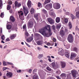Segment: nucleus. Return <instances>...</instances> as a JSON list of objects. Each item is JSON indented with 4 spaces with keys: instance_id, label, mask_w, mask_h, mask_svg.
<instances>
[{
    "instance_id": "f257e3e1",
    "label": "nucleus",
    "mask_w": 79,
    "mask_h": 79,
    "mask_svg": "<svg viewBox=\"0 0 79 79\" xmlns=\"http://www.w3.org/2000/svg\"><path fill=\"white\" fill-rule=\"evenodd\" d=\"M51 31V29L49 26L48 27H44L39 30V32L45 37H49V36L52 35V32Z\"/></svg>"
},
{
    "instance_id": "f03ea898",
    "label": "nucleus",
    "mask_w": 79,
    "mask_h": 79,
    "mask_svg": "<svg viewBox=\"0 0 79 79\" xmlns=\"http://www.w3.org/2000/svg\"><path fill=\"white\" fill-rule=\"evenodd\" d=\"M68 40L69 42H70L71 43L73 42V35H72L70 34L69 35Z\"/></svg>"
},
{
    "instance_id": "7ed1b4c3",
    "label": "nucleus",
    "mask_w": 79,
    "mask_h": 79,
    "mask_svg": "<svg viewBox=\"0 0 79 79\" xmlns=\"http://www.w3.org/2000/svg\"><path fill=\"white\" fill-rule=\"evenodd\" d=\"M53 7L55 9H59L60 8V5L59 3H55L53 4Z\"/></svg>"
},
{
    "instance_id": "20e7f679",
    "label": "nucleus",
    "mask_w": 79,
    "mask_h": 79,
    "mask_svg": "<svg viewBox=\"0 0 79 79\" xmlns=\"http://www.w3.org/2000/svg\"><path fill=\"white\" fill-rule=\"evenodd\" d=\"M45 8H46L47 10H50L51 8H52V4H49L45 6Z\"/></svg>"
},
{
    "instance_id": "39448f33",
    "label": "nucleus",
    "mask_w": 79,
    "mask_h": 79,
    "mask_svg": "<svg viewBox=\"0 0 79 79\" xmlns=\"http://www.w3.org/2000/svg\"><path fill=\"white\" fill-rule=\"evenodd\" d=\"M19 15V18L22 20H24V18L22 19L21 18L22 16H23V12L22 11H18Z\"/></svg>"
},
{
    "instance_id": "423d86ee",
    "label": "nucleus",
    "mask_w": 79,
    "mask_h": 79,
    "mask_svg": "<svg viewBox=\"0 0 79 79\" xmlns=\"http://www.w3.org/2000/svg\"><path fill=\"white\" fill-rule=\"evenodd\" d=\"M48 22L50 24H54V22H55V21H54V20L52 19V18H50L48 19Z\"/></svg>"
},
{
    "instance_id": "0eeeda50",
    "label": "nucleus",
    "mask_w": 79,
    "mask_h": 79,
    "mask_svg": "<svg viewBox=\"0 0 79 79\" xmlns=\"http://www.w3.org/2000/svg\"><path fill=\"white\" fill-rule=\"evenodd\" d=\"M33 26V22L32 21L29 22L28 23V27H32Z\"/></svg>"
},
{
    "instance_id": "6e6552de",
    "label": "nucleus",
    "mask_w": 79,
    "mask_h": 79,
    "mask_svg": "<svg viewBox=\"0 0 79 79\" xmlns=\"http://www.w3.org/2000/svg\"><path fill=\"white\" fill-rule=\"evenodd\" d=\"M6 76L7 77L10 78V77H11L12 76H13V73L10 72H9L7 73Z\"/></svg>"
},
{
    "instance_id": "1a4fd4ad",
    "label": "nucleus",
    "mask_w": 79,
    "mask_h": 79,
    "mask_svg": "<svg viewBox=\"0 0 79 79\" xmlns=\"http://www.w3.org/2000/svg\"><path fill=\"white\" fill-rule=\"evenodd\" d=\"M72 74L73 76V77H76V71L74 70H72L71 71Z\"/></svg>"
},
{
    "instance_id": "9d476101",
    "label": "nucleus",
    "mask_w": 79,
    "mask_h": 79,
    "mask_svg": "<svg viewBox=\"0 0 79 79\" xmlns=\"http://www.w3.org/2000/svg\"><path fill=\"white\" fill-rule=\"evenodd\" d=\"M23 11H24V13L25 15L27 16V13H29V12H28V11L27 10V9H26L25 7H23Z\"/></svg>"
},
{
    "instance_id": "9b49d317",
    "label": "nucleus",
    "mask_w": 79,
    "mask_h": 79,
    "mask_svg": "<svg viewBox=\"0 0 79 79\" xmlns=\"http://www.w3.org/2000/svg\"><path fill=\"white\" fill-rule=\"evenodd\" d=\"M61 64L62 68H65V66H66V63L63 62H61Z\"/></svg>"
},
{
    "instance_id": "f8f14e48",
    "label": "nucleus",
    "mask_w": 79,
    "mask_h": 79,
    "mask_svg": "<svg viewBox=\"0 0 79 79\" xmlns=\"http://www.w3.org/2000/svg\"><path fill=\"white\" fill-rule=\"evenodd\" d=\"M32 40H33V37H30L28 38V39L27 40V41L28 42H31Z\"/></svg>"
},
{
    "instance_id": "ddd939ff",
    "label": "nucleus",
    "mask_w": 79,
    "mask_h": 79,
    "mask_svg": "<svg viewBox=\"0 0 79 79\" xmlns=\"http://www.w3.org/2000/svg\"><path fill=\"white\" fill-rule=\"evenodd\" d=\"M10 20L12 22H15V19L14 17L11 16H10Z\"/></svg>"
},
{
    "instance_id": "4468645a",
    "label": "nucleus",
    "mask_w": 79,
    "mask_h": 79,
    "mask_svg": "<svg viewBox=\"0 0 79 79\" xmlns=\"http://www.w3.org/2000/svg\"><path fill=\"white\" fill-rule=\"evenodd\" d=\"M36 43L38 45H40L42 44V43H43V41H37L36 42Z\"/></svg>"
},
{
    "instance_id": "2eb2a0df",
    "label": "nucleus",
    "mask_w": 79,
    "mask_h": 79,
    "mask_svg": "<svg viewBox=\"0 0 79 79\" xmlns=\"http://www.w3.org/2000/svg\"><path fill=\"white\" fill-rule=\"evenodd\" d=\"M76 54L75 53H72L71 55L70 58L71 59H72L73 58L76 57Z\"/></svg>"
},
{
    "instance_id": "dca6fc26",
    "label": "nucleus",
    "mask_w": 79,
    "mask_h": 79,
    "mask_svg": "<svg viewBox=\"0 0 79 79\" xmlns=\"http://www.w3.org/2000/svg\"><path fill=\"white\" fill-rule=\"evenodd\" d=\"M65 55L68 58H69V53H68L67 52H66L65 53Z\"/></svg>"
},
{
    "instance_id": "f3484780",
    "label": "nucleus",
    "mask_w": 79,
    "mask_h": 79,
    "mask_svg": "<svg viewBox=\"0 0 79 79\" xmlns=\"http://www.w3.org/2000/svg\"><path fill=\"white\" fill-rule=\"evenodd\" d=\"M52 28L54 32H56V29L55 28V26L54 25H53L52 26Z\"/></svg>"
},
{
    "instance_id": "a211bd4d",
    "label": "nucleus",
    "mask_w": 79,
    "mask_h": 79,
    "mask_svg": "<svg viewBox=\"0 0 79 79\" xmlns=\"http://www.w3.org/2000/svg\"><path fill=\"white\" fill-rule=\"evenodd\" d=\"M50 0H45L44 2V4L46 5L47 3H50Z\"/></svg>"
},
{
    "instance_id": "6ab92c4d",
    "label": "nucleus",
    "mask_w": 79,
    "mask_h": 79,
    "mask_svg": "<svg viewBox=\"0 0 79 79\" xmlns=\"http://www.w3.org/2000/svg\"><path fill=\"white\" fill-rule=\"evenodd\" d=\"M31 2L30 1H28L27 3L28 6V7H31Z\"/></svg>"
},
{
    "instance_id": "aec40b11",
    "label": "nucleus",
    "mask_w": 79,
    "mask_h": 79,
    "mask_svg": "<svg viewBox=\"0 0 79 79\" xmlns=\"http://www.w3.org/2000/svg\"><path fill=\"white\" fill-rule=\"evenodd\" d=\"M76 17L77 18H79V11H77L76 13Z\"/></svg>"
},
{
    "instance_id": "412c9836",
    "label": "nucleus",
    "mask_w": 79,
    "mask_h": 79,
    "mask_svg": "<svg viewBox=\"0 0 79 79\" xmlns=\"http://www.w3.org/2000/svg\"><path fill=\"white\" fill-rule=\"evenodd\" d=\"M56 23H59L60 21V19L59 17H57L56 19Z\"/></svg>"
},
{
    "instance_id": "4be33fe9",
    "label": "nucleus",
    "mask_w": 79,
    "mask_h": 79,
    "mask_svg": "<svg viewBox=\"0 0 79 79\" xmlns=\"http://www.w3.org/2000/svg\"><path fill=\"white\" fill-rule=\"evenodd\" d=\"M6 27L7 29H11V25H7Z\"/></svg>"
},
{
    "instance_id": "5701e85b",
    "label": "nucleus",
    "mask_w": 79,
    "mask_h": 79,
    "mask_svg": "<svg viewBox=\"0 0 79 79\" xmlns=\"http://www.w3.org/2000/svg\"><path fill=\"white\" fill-rule=\"evenodd\" d=\"M60 33L61 35H64V31L63 30H61L60 31Z\"/></svg>"
},
{
    "instance_id": "b1692460",
    "label": "nucleus",
    "mask_w": 79,
    "mask_h": 79,
    "mask_svg": "<svg viewBox=\"0 0 79 79\" xmlns=\"http://www.w3.org/2000/svg\"><path fill=\"white\" fill-rule=\"evenodd\" d=\"M58 53L59 54V55H61V56H63V55H64V53L63 51H60Z\"/></svg>"
},
{
    "instance_id": "393cba45",
    "label": "nucleus",
    "mask_w": 79,
    "mask_h": 79,
    "mask_svg": "<svg viewBox=\"0 0 79 79\" xmlns=\"http://www.w3.org/2000/svg\"><path fill=\"white\" fill-rule=\"evenodd\" d=\"M15 35H13L10 36V39L11 40H13V39H15Z\"/></svg>"
},
{
    "instance_id": "a878e982",
    "label": "nucleus",
    "mask_w": 79,
    "mask_h": 79,
    "mask_svg": "<svg viewBox=\"0 0 79 79\" xmlns=\"http://www.w3.org/2000/svg\"><path fill=\"white\" fill-rule=\"evenodd\" d=\"M69 26L70 29H71V28H72V24H71V22H69Z\"/></svg>"
},
{
    "instance_id": "bb28decb",
    "label": "nucleus",
    "mask_w": 79,
    "mask_h": 79,
    "mask_svg": "<svg viewBox=\"0 0 79 79\" xmlns=\"http://www.w3.org/2000/svg\"><path fill=\"white\" fill-rule=\"evenodd\" d=\"M51 15L52 16H54V17H55V16H56V15H55V13H54L53 12H51Z\"/></svg>"
},
{
    "instance_id": "cd10ccee",
    "label": "nucleus",
    "mask_w": 79,
    "mask_h": 79,
    "mask_svg": "<svg viewBox=\"0 0 79 79\" xmlns=\"http://www.w3.org/2000/svg\"><path fill=\"white\" fill-rule=\"evenodd\" d=\"M10 8H11V6L10 5H8L7 7V10H9L10 9Z\"/></svg>"
},
{
    "instance_id": "c85d7f7f",
    "label": "nucleus",
    "mask_w": 79,
    "mask_h": 79,
    "mask_svg": "<svg viewBox=\"0 0 79 79\" xmlns=\"http://www.w3.org/2000/svg\"><path fill=\"white\" fill-rule=\"evenodd\" d=\"M61 27V25H57L56 26V28L57 29H59Z\"/></svg>"
},
{
    "instance_id": "c756f323",
    "label": "nucleus",
    "mask_w": 79,
    "mask_h": 79,
    "mask_svg": "<svg viewBox=\"0 0 79 79\" xmlns=\"http://www.w3.org/2000/svg\"><path fill=\"white\" fill-rule=\"evenodd\" d=\"M66 73H62L61 75L60 76L61 77H64V76L66 77Z\"/></svg>"
},
{
    "instance_id": "7c9ffc66",
    "label": "nucleus",
    "mask_w": 79,
    "mask_h": 79,
    "mask_svg": "<svg viewBox=\"0 0 79 79\" xmlns=\"http://www.w3.org/2000/svg\"><path fill=\"white\" fill-rule=\"evenodd\" d=\"M71 17L72 18V19H74L75 18V16H74V15H73V14H71Z\"/></svg>"
},
{
    "instance_id": "2f4dec72",
    "label": "nucleus",
    "mask_w": 79,
    "mask_h": 79,
    "mask_svg": "<svg viewBox=\"0 0 79 79\" xmlns=\"http://www.w3.org/2000/svg\"><path fill=\"white\" fill-rule=\"evenodd\" d=\"M2 5L3 4L2 3V1L0 0V8H2Z\"/></svg>"
},
{
    "instance_id": "473e14b6",
    "label": "nucleus",
    "mask_w": 79,
    "mask_h": 79,
    "mask_svg": "<svg viewBox=\"0 0 79 79\" xmlns=\"http://www.w3.org/2000/svg\"><path fill=\"white\" fill-rule=\"evenodd\" d=\"M5 35H2L1 36V39L2 40H5Z\"/></svg>"
},
{
    "instance_id": "72a5a7b5",
    "label": "nucleus",
    "mask_w": 79,
    "mask_h": 79,
    "mask_svg": "<svg viewBox=\"0 0 79 79\" xmlns=\"http://www.w3.org/2000/svg\"><path fill=\"white\" fill-rule=\"evenodd\" d=\"M46 69L47 70H48V71H50L51 70V69L48 66L46 68Z\"/></svg>"
},
{
    "instance_id": "f704fd0d",
    "label": "nucleus",
    "mask_w": 79,
    "mask_h": 79,
    "mask_svg": "<svg viewBox=\"0 0 79 79\" xmlns=\"http://www.w3.org/2000/svg\"><path fill=\"white\" fill-rule=\"evenodd\" d=\"M33 79H38V77L37 76L35 75L33 77Z\"/></svg>"
},
{
    "instance_id": "c9c22d12",
    "label": "nucleus",
    "mask_w": 79,
    "mask_h": 79,
    "mask_svg": "<svg viewBox=\"0 0 79 79\" xmlns=\"http://www.w3.org/2000/svg\"><path fill=\"white\" fill-rule=\"evenodd\" d=\"M38 16H39V15L38 14H35L34 15V16L35 18H37V19H38L37 18V17H38Z\"/></svg>"
},
{
    "instance_id": "e433bc0d",
    "label": "nucleus",
    "mask_w": 79,
    "mask_h": 79,
    "mask_svg": "<svg viewBox=\"0 0 79 79\" xmlns=\"http://www.w3.org/2000/svg\"><path fill=\"white\" fill-rule=\"evenodd\" d=\"M34 9H32L31 10V14H32V13H34Z\"/></svg>"
},
{
    "instance_id": "4c0bfd02",
    "label": "nucleus",
    "mask_w": 79,
    "mask_h": 79,
    "mask_svg": "<svg viewBox=\"0 0 79 79\" xmlns=\"http://www.w3.org/2000/svg\"><path fill=\"white\" fill-rule=\"evenodd\" d=\"M15 7H16L18 5V2L16 1L15 3Z\"/></svg>"
},
{
    "instance_id": "58836bf2",
    "label": "nucleus",
    "mask_w": 79,
    "mask_h": 79,
    "mask_svg": "<svg viewBox=\"0 0 79 79\" xmlns=\"http://www.w3.org/2000/svg\"><path fill=\"white\" fill-rule=\"evenodd\" d=\"M52 66L53 68H54L55 66V63L53 62L52 63Z\"/></svg>"
},
{
    "instance_id": "ea45409f",
    "label": "nucleus",
    "mask_w": 79,
    "mask_h": 79,
    "mask_svg": "<svg viewBox=\"0 0 79 79\" xmlns=\"http://www.w3.org/2000/svg\"><path fill=\"white\" fill-rule=\"evenodd\" d=\"M35 35L36 37H40V34H38V33H35Z\"/></svg>"
},
{
    "instance_id": "a19ab883",
    "label": "nucleus",
    "mask_w": 79,
    "mask_h": 79,
    "mask_svg": "<svg viewBox=\"0 0 79 79\" xmlns=\"http://www.w3.org/2000/svg\"><path fill=\"white\" fill-rule=\"evenodd\" d=\"M73 50L75 51V52H77L78 51V49L76 48H74L73 49Z\"/></svg>"
},
{
    "instance_id": "79ce46f5",
    "label": "nucleus",
    "mask_w": 79,
    "mask_h": 79,
    "mask_svg": "<svg viewBox=\"0 0 79 79\" xmlns=\"http://www.w3.org/2000/svg\"><path fill=\"white\" fill-rule=\"evenodd\" d=\"M25 34V35H26L27 37H28L29 36V34L28 33H27V32H26Z\"/></svg>"
},
{
    "instance_id": "37998d69",
    "label": "nucleus",
    "mask_w": 79,
    "mask_h": 79,
    "mask_svg": "<svg viewBox=\"0 0 79 79\" xmlns=\"http://www.w3.org/2000/svg\"><path fill=\"white\" fill-rule=\"evenodd\" d=\"M3 66H6V65H7L6 64V62L5 61H3Z\"/></svg>"
},
{
    "instance_id": "c03bdc74",
    "label": "nucleus",
    "mask_w": 79,
    "mask_h": 79,
    "mask_svg": "<svg viewBox=\"0 0 79 79\" xmlns=\"http://www.w3.org/2000/svg\"><path fill=\"white\" fill-rule=\"evenodd\" d=\"M42 56H43V55L42 54L40 55L38 57V58H42Z\"/></svg>"
},
{
    "instance_id": "a18cd8bd",
    "label": "nucleus",
    "mask_w": 79,
    "mask_h": 79,
    "mask_svg": "<svg viewBox=\"0 0 79 79\" xmlns=\"http://www.w3.org/2000/svg\"><path fill=\"white\" fill-rule=\"evenodd\" d=\"M64 21H65V23H68V19H64Z\"/></svg>"
},
{
    "instance_id": "49530a36",
    "label": "nucleus",
    "mask_w": 79,
    "mask_h": 79,
    "mask_svg": "<svg viewBox=\"0 0 79 79\" xmlns=\"http://www.w3.org/2000/svg\"><path fill=\"white\" fill-rule=\"evenodd\" d=\"M0 17L1 18H3V13H2L1 14Z\"/></svg>"
},
{
    "instance_id": "de8ad7c7",
    "label": "nucleus",
    "mask_w": 79,
    "mask_h": 79,
    "mask_svg": "<svg viewBox=\"0 0 79 79\" xmlns=\"http://www.w3.org/2000/svg\"><path fill=\"white\" fill-rule=\"evenodd\" d=\"M26 25H25L23 26V29H26Z\"/></svg>"
},
{
    "instance_id": "09e8293b",
    "label": "nucleus",
    "mask_w": 79,
    "mask_h": 79,
    "mask_svg": "<svg viewBox=\"0 0 79 79\" xmlns=\"http://www.w3.org/2000/svg\"><path fill=\"white\" fill-rule=\"evenodd\" d=\"M38 6L39 7H40L41 6V4L40 2H39L38 3Z\"/></svg>"
},
{
    "instance_id": "8fccbe9b",
    "label": "nucleus",
    "mask_w": 79,
    "mask_h": 79,
    "mask_svg": "<svg viewBox=\"0 0 79 79\" xmlns=\"http://www.w3.org/2000/svg\"><path fill=\"white\" fill-rule=\"evenodd\" d=\"M8 69V68L6 67H4L3 68V71H5V70H6V69Z\"/></svg>"
},
{
    "instance_id": "3c124183",
    "label": "nucleus",
    "mask_w": 79,
    "mask_h": 79,
    "mask_svg": "<svg viewBox=\"0 0 79 79\" xmlns=\"http://www.w3.org/2000/svg\"><path fill=\"white\" fill-rule=\"evenodd\" d=\"M67 79H71V77H70V76H68L67 77Z\"/></svg>"
},
{
    "instance_id": "603ef678",
    "label": "nucleus",
    "mask_w": 79,
    "mask_h": 79,
    "mask_svg": "<svg viewBox=\"0 0 79 79\" xmlns=\"http://www.w3.org/2000/svg\"><path fill=\"white\" fill-rule=\"evenodd\" d=\"M21 4H17V7H19V6H21Z\"/></svg>"
},
{
    "instance_id": "864d4df0",
    "label": "nucleus",
    "mask_w": 79,
    "mask_h": 79,
    "mask_svg": "<svg viewBox=\"0 0 79 79\" xmlns=\"http://www.w3.org/2000/svg\"><path fill=\"white\" fill-rule=\"evenodd\" d=\"M56 39H55V38H53V42H56Z\"/></svg>"
},
{
    "instance_id": "5fc2aeb1",
    "label": "nucleus",
    "mask_w": 79,
    "mask_h": 79,
    "mask_svg": "<svg viewBox=\"0 0 79 79\" xmlns=\"http://www.w3.org/2000/svg\"><path fill=\"white\" fill-rule=\"evenodd\" d=\"M42 11H43V12L44 13H47V11H46V10H43Z\"/></svg>"
},
{
    "instance_id": "6e6d98bb",
    "label": "nucleus",
    "mask_w": 79,
    "mask_h": 79,
    "mask_svg": "<svg viewBox=\"0 0 79 79\" xmlns=\"http://www.w3.org/2000/svg\"><path fill=\"white\" fill-rule=\"evenodd\" d=\"M31 72H32V70L31 69H30L29 70V73H31Z\"/></svg>"
},
{
    "instance_id": "4d7b16f0",
    "label": "nucleus",
    "mask_w": 79,
    "mask_h": 79,
    "mask_svg": "<svg viewBox=\"0 0 79 79\" xmlns=\"http://www.w3.org/2000/svg\"><path fill=\"white\" fill-rule=\"evenodd\" d=\"M36 71H37V69H35L33 71V73H35V72H36Z\"/></svg>"
},
{
    "instance_id": "13d9d810",
    "label": "nucleus",
    "mask_w": 79,
    "mask_h": 79,
    "mask_svg": "<svg viewBox=\"0 0 79 79\" xmlns=\"http://www.w3.org/2000/svg\"><path fill=\"white\" fill-rule=\"evenodd\" d=\"M26 44H27V46H28L29 47H30L31 46H30V45H29V44H27V43H26V42H25Z\"/></svg>"
},
{
    "instance_id": "bf43d9fd",
    "label": "nucleus",
    "mask_w": 79,
    "mask_h": 79,
    "mask_svg": "<svg viewBox=\"0 0 79 79\" xmlns=\"http://www.w3.org/2000/svg\"><path fill=\"white\" fill-rule=\"evenodd\" d=\"M17 73H21V70H19L18 71H17Z\"/></svg>"
},
{
    "instance_id": "052dcab7",
    "label": "nucleus",
    "mask_w": 79,
    "mask_h": 79,
    "mask_svg": "<svg viewBox=\"0 0 79 79\" xmlns=\"http://www.w3.org/2000/svg\"><path fill=\"white\" fill-rule=\"evenodd\" d=\"M56 78H57V79H61V78H60V77H59V76H56Z\"/></svg>"
},
{
    "instance_id": "680f3d73",
    "label": "nucleus",
    "mask_w": 79,
    "mask_h": 79,
    "mask_svg": "<svg viewBox=\"0 0 79 79\" xmlns=\"http://www.w3.org/2000/svg\"><path fill=\"white\" fill-rule=\"evenodd\" d=\"M6 40V41H10V39L9 38H7Z\"/></svg>"
},
{
    "instance_id": "e2e57ef3",
    "label": "nucleus",
    "mask_w": 79,
    "mask_h": 79,
    "mask_svg": "<svg viewBox=\"0 0 79 79\" xmlns=\"http://www.w3.org/2000/svg\"><path fill=\"white\" fill-rule=\"evenodd\" d=\"M9 5H11V4H12V2H9Z\"/></svg>"
},
{
    "instance_id": "0e129e2a",
    "label": "nucleus",
    "mask_w": 79,
    "mask_h": 79,
    "mask_svg": "<svg viewBox=\"0 0 79 79\" xmlns=\"http://www.w3.org/2000/svg\"><path fill=\"white\" fill-rule=\"evenodd\" d=\"M7 63L8 64H13L11 63H10L8 62H7Z\"/></svg>"
},
{
    "instance_id": "69168bd1",
    "label": "nucleus",
    "mask_w": 79,
    "mask_h": 79,
    "mask_svg": "<svg viewBox=\"0 0 79 79\" xmlns=\"http://www.w3.org/2000/svg\"><path fill=\"white\" fill-rule=\"evenodd\" d=\"M48 60L49 61H50V62H51L52 60H51V59L49 58V59H48Z\"/></svg>"
},
{
    "instance_id": "338daca9",
    "label": "nucleus",
    "mask_w": 79,
    "mask_h": 79,
    "mask_svg": "<svg viewBox=\"0 0 79 79\" xmlns=\"http://www.w3.org/2000/svg\"><path fill=\"white\" fill-rule=\"evenodd\" d=\"M1 42H2V43H3V44H5V42L3 40L1 41Z\"/></svg>"
},
{
    "instance_id": "774afa93",
    "label": "nucleus",
    "mask_w": 79,
    "mask_h": 79,
    "mask_svg": "<svg viewBox=\"0 0 79 79\" xmlns=\"http://www.w3.org/2000/svg\"><path fill=\"white\" fill-rule=\"evenodd\" d=\"M55 47H56V46H57V44L56 43L55 44Z\"/></svg>"
}]
</instances>
